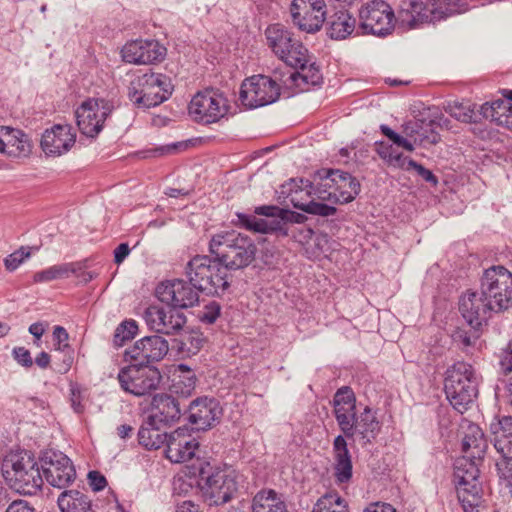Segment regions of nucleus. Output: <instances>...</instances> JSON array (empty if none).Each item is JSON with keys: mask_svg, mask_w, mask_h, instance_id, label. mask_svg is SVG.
Listing matches in <instances>:
<instances>
[{"mask_svg": "<svg viewBox=\"0 0 512 512\" xmlns=\"http://www.w3.org/2000/svg\"><path fill=\"white\" fill-rule=\"evenodd\" d=\"M143 316L151 330L166 335L178 333L187 321L185 314L172 306L150 305Z\"/></svg>", "mask_w": 512, "mask_h": 512, "instance_id": "4be33fe9", "label": "nucleus"}, {"mask_svg": "<svg viewBox=\"0 0 512 512\" xmlns=\"http://www.w3.org/2000/svg\"><path fill=\"white\" fill-rule=\"evenodd\" d=\"M253 512H288L280 495L274 490L259 491L253 498Z\"/></svg>", "mask_w": 512, "mask_h": 512, "instance_id": "ea45409f", "label": "nucleus"}, {"mask_svg": "<svg viewBox=\"0 0 512 512\" xmlns=\"http://www.w3.org/2000/svg\"><path fill=\"white\" fill-rule=\"evenodd\" d=\"M174 86L162 73L148 72L135 77L128 86V98L139 109L156 107L170 98Z\"/></svg>", "mask_w": 512, "mask_h": 512, "instance_id": "423d86ee", "label": "nucleus"}, {"mask_svg": "<svg viewBox=\"0 0 512 512\" xmlns=\"http://www.w3.org/2000/svg\"><path fill=\"white\" fill-rule=\"evenodd\" d=\"M333 413L339 429L343 434H349L352 422L357 416L356 397L349 386L339 388L333 397Z\"/></svg>", "mask_w": 512, "mask_h": 512, "instance_id": "bb28decb", "label": "nucleus"}, {"mask_svg": "<svg viewBox=\"0 0 512 512\" xmlns=\"http://www.w3.org/2000/svg\"><path fill=\"white\" fill-rule=\"evenodd\" d=\"M459 311L468 325L478 331L486 323L491 312H494L493 306L482 296V292H467L459 301Z\"/></svg>", "mask_w": 512, "mask_h": 512, "instance_id": "393cba45", "label": "nucleus"}, {"mask_svg": "<svg viewBox=\"0 0 512 512\" xmlns=\"http://www.w3.org/2000/svg\"><path fill=\"white\" fill-rule=\"evenodd\" d=\"M480 291L495 313L508 310L512 307V272L502 265L485 269L480 279Z\"/></svg>", "mask_w": 512, "mask_h": 512, "instance_id": "1a4fd4ad", "label": "nucleus"}, {"mask_svg": "<svg viewBox=\"0 0 512 512\" xmlns=\"http://www.w3.org/2000/svg\"><path fill=\"white\" fill-rule=\"evenodd\" d=\"M166 48L156 40H134L121 50L122 58L130 64H153L162 61Z\"/></svg>", "mask_w": 512, "mask_h": 512, "instance_id": "5701e85b", "label": "nucleus"}, {"mask_svg": "<svg viewBox=\"0 0 512 512\" xmlns=\"http://www.w3.org/2000/svg\"><path fill=\"white\" fill-rule=\"evenodd\" d=\"M494 447L503 456L502 461H512V417L505 416L490 424Z\"/></svg>", "mask_w": 512, "mask_h": 512, "instance_id": "2f4dec72", "label": "nucleus"}, {"mask_svg": "<svg viewBox=\"0 0 512 512\" xmlns=\"http://www.w3.org/2000/svg\"><path fill=\"white\" fill-rule=\"evenodd\" d=\"M41 469L46 481L59 489L69 486L76 478L72 461L60 451H45L41 456Z\"/></svg>", "mask_w": 512, "mask_h": 512, "instance_id": "6ab92c4d", "label": "nucleus"}, {"mask_svg": "<svg viewBox=\"0 0 512 512\" xmlns=\"http://www.w3.org/2000/svg\"><path fill=\"white\" fill-rule=\"evenodd\" d=\"M13 358L16 360V362L21 365L22 367L28 369L31 368L33 365V359L31 357V353L28 349L25 347H15L12 350Z\"/></svg>", "mask_w": 512, "mask_h": 512, "instance_id": "3c124183", "label": "nucleus"}, {"mask_svg": "<svg viewBox=\"0 0 512 512\" xmlns=\"http://www.w3.org/2000/svg\"><path fill=\"white\" fill-rule=\"evenodd\" d=\"M174 512H201L199 505L190 500L183 501L177 504Z\"/></svg>", "mask_w": 512, "mask_h": 512, "instance_id": "774afa93", "label": "nucleus"}, {"mask_svg": "<svg viewBox=\"0 0 512 512\" xmlns=\"http://www.w3.org/2000/svg\"><path fill=\"white\" fill-rule=\"evenodd\" d=\"M417 174L423 178L426 182L432 184L433 186H437L438 178L432 173L431 170L425 168L423 165L417 162H410V164Z\"/></svg>", "mask_w": 512, "mask_h": 512, "instance_id": "4d7b16f0", "label": "nucleus"}, {"mask_svg": "<svg viewBox=\"0 0 512 512\" xmlns=\"http://www.w3.org/2000/svg\"><path fill=\"white\" fill-rule=\"evenodd\" d=\"M177 144L160 146L142 151L143 158H158L173 153L177 149Z\"/></svg>", "mask_w": 512, "mask_h": 512, "instance_id": "864d4df0", "label": "nucleus"}, {"mask_svg": "<svg viewBox=\"0 0 512 512\" xmlns=\"http://www.w3.org/2000/svg\"><path fill=\"white\" fill-rule=\"evenodd\" d=\"M177 371L178 374H174L173 378V392L183 397H188L196 387V375L192 369L184 364L178 365Z\"/></svg>", "mask_w": 512, "mask_h": 512, "instance_id": "a19ab883", "label": "nucleus"}, {"mask_svg": "<svg viewBox=\"0 0 512 512\" xmlns=\"http://www.w3.org/2000/svg\"><path fill=\"white\" fill-rule=\"evenodd\" d=\"M2 154L9 157H27L31 153V143L28 136L19 129L7 127Z\"/></svg>", "mask_w": 512, "mask_h": 512, "instance_id": "f704fd0d", "label": "nucleus"}, {"mask_svg": "<svg viewBox=\"0 0 512 512\" xmlns=\"http://www.w3.org/2000/svg\"><path fill=\"white\" fill-rule=\"evenodd\" d=\"M497 470L501 484L508 489V492L512 497V461L498 462Z\"/></svg>", "mask_w": 512, "mask_h": 512, "instance_id": "8fccbe9b", "label": "nucleus"}, {"mask_svg": "<svg viewBox=\"0 0 512 512\" xmlns=\"http://www.w3.org/2000/svg\"><path fill=\"white\" fill-rule=\"evenodd\" d=\"M487 447L488 444L482 429L476 424H469L462 440L464 455L459 459H466L478 466L486 453Z\"/></svg>", "mask_w": 512, "mask_h": 512, "instance_id": "c756f323", "label": "nucleus"}, {"mask_svg": "<svg viewBox=\"0 0 512 512\" xmlns=\"http://www.w3.org/2000/svg\"><path fill=\"white\" fill-rule=\"evenodd\" d=\"M228 110V100L214 89H205L195 94L188 107L192 119L203 124L219 121L228 113Z\"/></svg>", "mask_w": 512, "mask_h": 512, "instance_id": "dca6fc26", "label": "nucleus"}, {"mask_svg": "<svg viewBox=\"0 0 512 512\" xmlns=\"http://www.w3.org/2000/svg\"><path fill=\"white\" fill-rule=\"evenodd\" d=\"M162 424L147 418L138 431L139 444L147 449H159L168 444L169 435L161 431Z\"/></svg>", "mask_w": 512, "mask_h": 512, "instance_id": "72a5a7b5", "label": "nucleus"}, {"mask_svg": "<svg viewBox=\"0 0 512 512\" xmlns=\"http://www.w3.org/2000/svg\"><path fill=\"white\" fill-rule=\"evenodd\" d=\"M314 195L313 188H306L305 185L301 184L295 190L290 192V200L293 206L306 213L319 215L323 217L333 216L336 214V208L324 203L316 202L314 200H306L304 196L309 197Z\"/></svg>", "mask_w": 512, "mask_h": 512, "instance_id": "7c9ffc66", "label": "nucleus"}, {"mask_svg": "<svg viewBox=\"0 0 512 512\" xmlns=\"http://www.w3.org/2000/svg\"><path fill=\"white\" fill-rule=\"evenodd\" d=\"M89 485L93 491H102L107 486V480L99 471H90L88 473Z\"/></svg>", "mask_w": 512, "mask_h": 512, "instance_id": "6e6d98bb", "label": "nucleus"}, {"mask_svg": "<svg viewBox=\"0 0 512 512\" xmlns=\"http://www.w3.org/2000/svg\"><path fill=\"white\" fill-rule=\"evenodd\" d=\"M312 512H350V510L347 502L337 492H328L318 498Z\"/></svg>", "mask_w": 512, "mask_h": 512, "instance_id": "37998d69", "label": "nucleus"}, {"mask_svg": "<svg viewBox=\"0 0 512 512\" xmlns=\"http://www.w3.org/2000/svg\"><path fill=\"white\" fill-rule=\"evenodd\" d=\"M62 512H90L91 500L78 490H66L62 492L57 500Z\"/></svg>", "mask_w": 512, "mask_h": 512, "instance_id": "58836bf2", "label": "nucleus"}, {"mask_svg": "<svg viewBox=\"0 0 512 512\" xmlns=\"http://www.w3.org/2000/svg\"><path fill=\"white\" fill-rule=\"evenodd\" d=\"M459 12L456 0H402L398 24L405 30L435 23Z\"/></svg>", "mask_w": 512, "mask_h": 512, "instance_id": "39448f33", "label": "nucleus"}, {"mask_svg": "<svg viewBox=\"0 0 512 512\" xmlns=\"http://www.w3.org/2000/svg\"><path fill=\"white\" fill-rule=\"evenodd\" d=\"M481 113L498 126L512 130V103L502 99L481 105Z\"/></svg>", "mask_w": 512, "mask_h": 512, "instance_id": "c9c22d12", "label": "nucleus"}, {"mask_svg": "<svg viewBox=\"0 0 512 512\" xmlns=\"http://www.w3.org/2000/svg\"><path fill=\"white\" fill-rule=\"evenodd\" d=\"M306 188L314 190V195L322 201L345 204L353 201L360 192V183L348 172L339 169H320L312 175V180L300 179Z\"/></svg>", "mask_w": 512, "mask_h": 512, "instance_id": "f03ea898", "label": "nucleus"}, {"mask_svg": "<svg viewBox=\"0 0 512 512\" xmlns=\"http://www.w3.org/2000/svg\"><path fill=\"white\" fill-rule=\"evenodd\" d=\"M444 391L450 404L460 413L466 411L478 395V381L473 367L456 362L446 371Z\"/></svg>", "mask_w": 512, "mask_h": 512, "instance_id": "0eeeda50", "label": "nucleus"}, {"mask_svg": "<svg viewBox=\"0 0 512 512\" xmlns=\"http://www.w3.org/2000/svg\"><path fill=\"white\" fill-rule=\"evenodd\" d=\"M220 316V305L216 302H212L206 305L205 310L200 315V320L207 324H213Z\"/></svg>", "mask_w": 512, "mask_h": 512, "instance_id": "603ef678", "label": "nucleus"}, {"mask_svg": "<svg viewBox=\"0 0 512 512\" xmlns=\"http://www.w3.org/2000/svg\"><path fill=\"white\" fill-rule=\"evenodd\" d=\"M209 251L227 272L248 267L255 260L257 247L249 236L226 231L212 237Z\"/></svg>", "mask_w": 512, "mask_h": 512, "instance_id": "7ed1b4c3", "label": "nucleus"}, {"mask_svg": "<svg viewBox=\"0 0 512 512\" xmlns=\"http://www.w3.org/2000/svg\"><path fill=\"white\" fill-rule=\"evenodd\" d=\"M199 291L182 279L167 280L156 288V295L163 303L176 309L193 307L199 301Z\"/></svg>", "mask_w": 512, "mask_h": 512, "instance_id": "412c9836", "label": "nucleus"}, {"mask_svg": "<svg viewBox=\"0 0 512 512\" xmlns=\"http://www.w3.org/2000/svg\"><path fill=\"white\" fill-rule=\"evenodd\" d=\"M151 414L148 418L162 425H170L181 417V403L168 394H157L151 403Z\"/></svg>", "mask_w": 512, "mask_h": 512, "instance_id": "c85d7f7f", "label": "nucleus"}, {"mask_svg": "<svg viewBox=\"0 0 512 512\" xmlns=\"http://www.w3.org/2000/svg\"><path fill=\"white\" fill-rule=\"evenodd\" d=\"M34 454L27 450L10 452L2 462V474L19 494L35 495L43 486V476Z\"/></svg>", "mask_w": 512, "mask_h": 512, "instance_id": "20e7f679", "label": "nucleus"}, {"mask_svg": "<svg viewBox=\"0 0 512 512\" xmlns=\"http://www.w3.org/2000/svg\"><path fill=\"white\" fill-rule=\"evenodd\" d=\"M130 248L127 243H121L114 250V261L116 264H121L125 258L129 255Z\"/></svg>", "mask_w": 512, "mask_h": 512, "instance_id": "69168bd1", "label": "nucleus"}, {"mask_svg": "<svg viewBox=\"0 0 512 512\" xmlns=\"http://www.w3.org/2000/svg\"><path fill=\"white\" fill-rule=\"evenodd\" d=\"M326 14L324 0H292L290 4L293 25L306 33L320 31L326 21Z\"/></svg>", "mask_w": 512, "mask_h": 512, "instance_id": "a211bd4d", "label": "nucleus"}, {"mask_svg": "<svg viewBox=\"0 0 512 512\" xmlns=\"http://www.w3.org/2000/svg\"><path fill=\"white\" fill-rule=\"evenodd\" d=\"M358 16L362 33L378 37L391 34L398 22L391 6L383 0H372L362 5Z\"/></svg>", "mask_w": 512, "mask_h": 512, "instance_id": "f8f14e48", "label": "nucleus"}, {"mask_svg": "<svg viewBox=\"0 0 512 512\" xmlns=\"http://www.w3.org/2000/svg\"><path fill=\"white\" fill-rule=\"evenodd\" d=\"M31 247L21 246L18 250L9 254L4 259V266L7 271H15L26 259L31 256Z\"/></svg>", "mask_w": 512, "mask_h": 512, "instance_id": "09e8293b", "label": "nucleus"}, {"mask_svg": "<svg viewBox=\"0 0 512 512\" xmlns=\"http://www.w3.org/2000/svg\"><path fill=\"white\" fill-rule=\"evenodd\" d=\"M410 162H415V161L413 159L408 158V157L404 156L403 154L397 153L395 151V153L392 155V157L387 162V164L394 168H399V169H402L405 171H410L413 168L411 165H409Z\"/></svg>", "mask_w": 512, "mask_h": 512, "instance_id": "5fc2aeb1", "label": "nucleus"}, {"mask_svg": "<svg viewBox=\"0 0 512 512\" xmlns=\"http://www.w3.org/2000/svg\"><path fill=\"white\" fill-rule=\"evenodd\" d=\"M381 430L375 412L368 406L355 417L349 434L338 435L333 441V475L339 484L348 483L353 475V464L348 449V439L358 441L362 447L372 444Z\"/></svg>", "mask_w": 512, "mask_h": 512, "instance_id": "f257e3e1", "label": "nucleus"}, {"mask_svg": "<svg viewBox=\"0 0 512 512\" xmlns=\"http://www.w3.org/2000/svg\"><path fill=\"white\" fill-rule=\"evenodd\" d=\"M76 134L69 124H55L42 134L41 148L46 155L60 156L75 144Z\"/></svg>", "mask_w": 512, "mask_h": 512, "instance_id": "a878e982", "label": "nucleus"}, {"mask_svg": "<svg viewBox=\"0 0 512 512\" xmlns=\"http://www.w3.org/2000/svg\"><path fill=\"white\" fill-rule=\"evenodd\" d=\"M204 339L201 334L190 333L181 338L178 349L180 352L190 356L197 354L202 348Z\"/></svg>", "mask_w": 512, "mask_h": 512, "instance_id": "de8ad7c7", "label": "nucleus"}, {"mask_svg": "<svg viewBox=\"0 0 512 512\" xmlns=\"http://www.w3.org/2000/svg\"><path fill=\"white\" fill-rule=\"evenodd\" d=\"M5 512H36V509L28 501L18 499L11 502Z\"/></svg>", "mask_w": 512, "mask_h": 512, "instance_id": "13d9d810", "label": "nucleus"}, {"mask_svg": "<svg viewBox=\"0 0 512 512\" xmlns=\"http://www.w3.org/2000/svg\"><path fill=\"white\" fill-rule=\"evenodd\" d=\"M475 107L469 103L453 102L448 104L446 112L463 123H478L484 117L481 108L476 111Z\"/></svg>", "mask_w": 512, "mask_h": 512, "instance_id": "79ce46f5", "label": "nucleus"}, {"mask_svg": "<svg viewBox=\"0 0 512 512\" xmlns=\"http://www.w3.org/2000/svg\"><path fill=\"white\" fill-rule=\"evenodd\" d=\"M477 331L474 332V334H469V332L465 330H458L455 334V338L465 347H469L475 344L476 340L478 339V334H476Z\"/></svg>", "mask_w": 512, "mask_h": 512, "instance_id": "052dcab7", "label": "nucleus"}, {"mask_svg": "<svg viewBox=\"0 0 512 512\" xmlns=\"http://www.w3.org/2000/svg\"><path fill=\"white\" fill-rule=\"evenodd\" d=\"M256 232L273 233L278 237H287L289 235V227H287L285 217L279 215L270 219H261V222L256 224Z\"/></svg>", "mask_w": 512, "mask_h": 512, "instance_id": "a18cd8bd", "label": "nucleus"}, {"mask_svg": "<svg viewBox=\"0 0 512 512\" xmlns=\"http://www.w3.org/2000/svg\"><path fill=\"white\" fill-rule=\"evenodd\" d=\"M117 379L120 387L127 393L141 397L155 391L162 379L155 366H136L129 364L120 369Z\"/></svg>", "mask_w": 512, "mask_h": 512, "instance_id": "ddd939ff", "label": "nucleus"}, {"mask_svg": "<svg viewBox=\"0 0 512 512\" xmlns=\"http://www.w3.org/2000/svg\"><path fill=\"white\" fill-rule=\"evenodd\" d=\"M70 401H71V406L76 413L83 412L84 406L82 405V402H81L82 397H81V393L79 390L74 389V388L71 389Z\"/></svg>", "mask_w": 512, "mask_h": 512, "instance_id": "338daca9", "label": "nucleus"}, {"mask_svg": "<svg viewBox=\"0 0 512 512\" xmlns=\"http://www.w3.org/2000/svg\"><path fill=\"white\" fill-rule=\"evenodd\" d=\"M326 20L328 25L327 34L331 39H346L356 28V19L346 9L336 11Z\"/></svg>", "mask_w": 512, "mask_h": 512, "instance_id": "473e14b6", "label": "nucleus"}, {"mask_svg": "<svg viewBox=\"0 0 512 512\" xmlns=\"http://www.w3.org/2000/svg\"><path fill=\"white\" fill-rule=\"evenodd\" d=\"M457 497L465 512H474L482 501V486L477 464L457 459L454 464Z\"/></svg>", "mask_w": 512, "mask_h": 512, "instance_id": "9b49d317", "label": "nucleus"}, {"mask_svg": "<svg viewBox=\"0 0 512 512\" xmlns=\"http://www.w3.org/2000/svg\"><path fill=\"white\" fill-rule=\"evenodd\" d=\"M238 219L246 229L254 232H256V224L261 222V219L241 213L238 214Z\"/></svg>", "mask_w": 512, "mask_h": 512, "instance_id": "0e129e2a", "label": "nucleus"}, {"mask_svg": "<svg viewBox=\"0 0 512 512\" xmlns=\"http://www.w3.org/2000/svg\"><path fill=\"white\" fill-rule=\"evenodd\" d=\"M166 339L159 335L145 336L126 349L125 360L136 366H152L151 363L162 360L168 353Z\"/></svg>", "mask_w": 512, "mask_h": 512, "instance_id": "aec40b11", "label": "nucleus"}, {"mask_svg": "<svg viewBox=\"0 0 512 512\" xmlns=\"http://www.w3.org/2000/svg\"><path fill=\"white\" fill-rule=\"evenodd\" d=\"M268 47L287 65H299L307 49L293 33L281 24L269 25L265 30Z\"/></svg>", "mask_w": 512, "mask_h": 512, "instance_id": "4468645a", "label": "nucleus"}, {"mask_svg": "<svg viewBox=\"0 0 512 512\" xmlns=\"http://www.w3.org/2000/svg\"><path fill=\"white\" fill-rule=\"evenodd\" d=\"M185 274L192 286L207 295H222L230 286L228 273L216 258L193 257L185 267Z\"/></svg>", "mask_w": 512, "mask_h": 512, "instance_id": "6e6552de", "label": "nucleus"}, {"mask_svg": "<svg viewBox=\"0 0 512 512\" xmlns=\"http://www.w3.org/2000/svg\"><path fill=\"white\" fill-rule=\"evenodd\" d=\"M114 110L112 101L104 98H89L75 111L77 126L80 132L94 138L103 129L105 120Z\"/></svg>", "mask_w": 512, "mask_h": 512, "instance_id": "f3484780", "label": "nucleus"}, {"mask_svg": "<svg viewBox=\"0 0 512 512\" xmlns=\"http://www.w3.org/2000/svg\"><path fill=\"white\" fill-rule=\"evenodd\" d=\"M55 350L64 353L63 363L65 371H67L73 363V349L68 343L69 335L66 329L62 326H55L53 330Z\"/></svg>", "mask_w": 512, "mask_h": 512, "instance_id": "c03bdc74", "label": "nucleus"}, {"mask_svg": "<svg viewBox=\"0 0 512 512\" xmlns=\"http://www.w3.org/2000/svg\"><path fill=\"white\" fill-rule=\"evenodd\" d=\"M199 444L187 434L186 428H178L169 434L166 457L174 463H182L193 458Z\"/></svg>", "mask_w": 512, "mask_h": 512, "instance_id": "cd10ccee", "label": "nucleus"}, {"mask_svg": "<svg viewBox=\"0 0 512 512\" xmlns=\"http://www.w3.org/2000/svg\"><path fill=\"white\" fill-rule=\"evenodd\" d=\"M222 407L213 397H199L189 405V422L197 430H208L220 422Z\"/></svg>", "mask_w": 512, "mask_h": 512, "instance_id": "b1692460", "label": "nucleus"}, {"mask_svg": "<svg viewBox=\"0 0 512 512\" xmlns=\"http://www.w3.org/2000/svg\"><path fill=\"white\" fill-rule=\"evenodd\" d=\"M375 146H376L377 154L379 155V157L381 159L386 161V163L390 160L392 155L395 153V150L392 147V145H389V144H387L385 142H382V141L381 142H376Z\"/></svg>", "mask_w": 512, "mask_h": 512, "instance_id": "680f3d73", "label": "nucleus"}, {"mask_svg": "<svg viewBox=\"0 0 512 512\" xmlns=\"http://www.w3.org/2000/svg\"><path fill=\"white\" fill-rule=\"evenodd\" d=\"M307 53L308 51L304 53V59L299 65H289L290 67L299 69L291 73L289 78L300 90H305V86L318 85L322 80V75L318 67H316L314 63L307 65Z\"/></svg>", "mask_w": 512, "mask_h": 512, "instance_id": "e433bc0d", "label": "nucleus"}, {"mask_svg": "<svg viewBox=\"0 0 512 512\" xmlns=\"http://www.w3.org/2000/svg\"><path fill=\"white\" fill-rule=\"evenodd\" d=\"M199 477L205 496L214 505L230 501L242 480V475L231 467L216 468L211 472L202 468Z\"/></svg>", "mask_w": 512, "mask_h": 512, "instance_id": "9d476101", "label": "nucleus"}, {"mask_svg": "<svg viewBox=\"0 0 512 512\" xmlns=\"http://www.w3.org/2000/svg\"><path fill=\"white\" fill-rule=\"evenodd\" d=\"M362 512H397V510L386 502H372Z\"/></svg>", "mask_w": 512, "mask_h": 512, "instance_id": "e2e57ef3", "label": "nucleus"}, {"mask_svg": "<svg viewBox=\"0 0 512 512\" xmlns=\"http://www.w3.org/2000/svg\"><path fill=\"white\" fill-rule=\"evenodd\" d=\"M279 96V84L271 77L259 74L242 82L239 100L244 107L254 109L274 103Z\"/></svg>", "mask_w": 512, "mask_h": 512, "instance_id": "2eb2a0df", "label": "nucleus"}, {"mask_svg": "<svg viewBox=\"0 0 512 512\" xmlns=\"http://www.w3.org/2000/svg\"><path fill=\"white\" fill-rule=\"evenodd\" d=\"M283 208H280L276 205H263L255 208V213L257 215H262L270 219L275 216L283 215Z\"/></svg>", "mask_w": 512, "mask_h": 512, "instance_id": "bf43d9fd", "label": "nucleus"}, {"mask_svg": "<svg viewBox=\"0 0 512 512\" xmlns=\"http://www.w3.org/2000/svg\"><path fill=\"white\" fill-rule=\"evenodd\" d=\"M84 267V262H70L53 265L47 269L36 272L33 276V281L35 283H43L68 278L71 274H77L82 271Z\"/></svg>", "mask_w": 512, "mask_h": 512, "instance_id": "4c0bfd02", "label": "nucleus"}, {"mask_svg": "<svg viewBox=\"0 0 512 512\" xmlns=\"http://www.w3.org/2000/svg\"><path fill=\"white\" fill-rule=\"evenodd\" d=\"M138 325L134 320H125L120 323L114 333L113 342L115 346H122L126 341L131 340L137 334Z\"/></svg>", "mask_w": 512, "mask_h": 512, "instance_id": "49530a36", "label": "nucleus"}]
</instances>
